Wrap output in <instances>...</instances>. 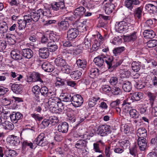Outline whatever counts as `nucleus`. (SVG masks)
I'll use <instances>...</instances> for the list:
<instances>
[{
	"label": "nucleus",
	"mask_w": 157,
	"mask_h": 157,
	"mask_svg": "<svg viewBox=\"0 0 157 157\" xmlns=\"http://www.w3.org/2000/svg\"><path fill=\"white\" fill-rule=\"evenodd\" d=\"M92 36L95 39L94 40V44H93L91 48L93 51L97 50L99 48L100 45L102 44L104 39L99 32Z\"/></svg>",
	"instance_id": "1"
},
{
	"label": "nucleus",
	"mask_w": 157,
	"mask_h": 157,
	"mask_svg": "<svg viewBox=\"0 0 157 157\" xmlns=\"http://www.w3.org/2000/svg\"><path fill=\"white\" fill-rule=\"evenodd\" d=\"M23 17V20L27 23L32 22H36L39 21L37 11L25 13Z\"/></svg>",
	"instance_id": "2"
},
{
	"label": "nucleus",
	"mask_w": 157,
	"mask_h": 157,
	"mask_svg": "<svg viewBox=\"0 0 157 157\" xmlns=\"http://www.w3.org/2000/svg\"><path fill=\"white\" fill-rule=\"evenodd\" d=\"M115 29L117 31L120 33H124L127 32L128 26L126 22L122 21L119 22H116Z\"/></svg>",
	"instance_id": "3"
},
{
	"label": "nucleus",
	"mask_w": 157,
	"mask_h": 157,
	"mask_svg": "<svg viewBox=\"0 0 157 157\" xmlns=\"http://www.w3.org/2000/svg\"><path fill=\"white\" fill-rule=\"evenodd\" d=\"M98 134L101 136L108 135L112 132V129L109 125L104 124L100 125L98 128Z\"/></svg>",
	"instance_id": "4"
},
{
	"label": "nucleus",
	"mask_w": 157,
	"mask_h": 157,
	"mask_svg": "<svg viewBox=\"0 0 157 157\" xmlns=\"http://www.w3.org/2000/svg\"><path fill=\"white\" fill-rule=\"evenodd\" d=\"M33 143L42 147L46 145L48 141L45 139V134L44 133H40L34 140Z\"/></svg>",
	"instance_id": "5"
},
{
	"label": "nucleus",
	"mask_w": 157,
	"mask_h": 157,
	"mask_svg": "<svg viewBox=\"0 0 157 157\" xmlns=\"http://www.w3.org/2000/svg\"><path fill=\"white\" fill-rule=\"evenodd\" d=\"M83 102V98L80 95L76 94L72 95L71 104L75 107H78L81 106Z\"/></svg>",
	"instance_id": "6"
},
{
	"label": "nucleus",
	"mask_w": 157,
	"mask_h": 157,
	"mask_svg": "<svg viewBox=\"0 0 157 157\" xmlns=\"http://www.w3.org/2000/svg\"><path fill=\"white\" fill-rule=\"evenodd\" d=\"M50 8L55 11L59 10H63L64 11H67V7L65 6L64 1H62L58 2H53L51 4Z\"/></svg>",
	"instance_id": "7"
},
{
	"label": "nucleus",
	"mask_w": 157,
	"mask_h": 157,
	"mask_svg": "<svg viewBox=\"0 0 157 157\" xmlns=\"http://www.w3.org/2000/svg\"><path fill=\"white\" fill-rule=\"evenodd\" d=\"M40 87L37 85L34 86L32 88V92L34 97L38 102L44 101V98H42L41 95L40 94Z\"/></svg>",
	"instance_id": "8"
},
{
	"label": "nucleus",
	"mask_w": 157,
	"mask_h": 157,
	"mask_svg": "<svg viewBox=\"0 0 157 157\" xmlns=\"http://www.w3.org/2000/svg\"><path fill=\"white\" fill-rule=\"evenodd\" d=\"M40 95H41L42 98H43L42 96L45 97H50L56 95V93L54 91L48 90V88L46 86L41 87L40 89Z\"/></svg>",
	"instance_id": "9"
},
{
	"label": "nucleus",
	"mask_w": 157,
	"mask_h": 157,
	"mask_svg": "<svg viewBox=\"0 0 157 157\" xmlns=\"http://www.w3.org/2000/svg\"><path fill=\"white\" fill-rule=\"evenodd\" d=\"M79 34V31L75 28L69 29L67 32V39L68 40H72L75 39Z\"/></svg>",
	"instance_id": "10"
},
{
	"label": "nucleus",
	"mask_w": 157,
	"mask_h": 157,
	"mask_svg": "<svg viewBox=\"0 0 157 157\" xmlns=\"http://www.w3.org/2000/svg\"><path fill=\"white\" fill-rule=\"evenodd\" d=\"M146 138H139L137 139V144L141 151H144L147 147V141Z\"/></svg>",
	"instance_id": "11"
},
{
	"label": "nucleus",
	"mask_w": 157,
	"mask_h": 157,
	"mask_svg": "<svg viewBox=\"0 0 157 157\" xmlns=\"http://www.w3.org/2000/svg\"><path fill=\"white\" fill-rule=\"evenodd\" d=\"M140 3L141 2L139 0H125L124 3L125 6L132 11L134 5H139Z\"/></svg>",
	"instance_id": "12"
},
{
	"label": "nucleus",
	"mask_w": 157,
	"mask_h": 157,
	"mask_svg": "<svg viewBox=\"0 0 157 157\" xmlns=\"http://www.w3.org/2000/svg\"><path fill=\"white\" fill-rule=\"evenodd\" d=\"M137 38V33L135 31L131 33L129 35L124 36V40L126 42H134Z\"/></svg>",
	"instance_id": "13"
},
{
	"label": "nucleus",
	"mask_w": 157,
	"mask_h": 157,
	"mask_svg": "<svg viewBox=\"0 0 157 157\" xmlns=\"http://www.w3.org/2000/svg\"><path fill=\"white\" fill-rule=\"evenodd\" d=\"M39 20L41 19L44 16L48 17L51 16L52 14L50 10L48 9L45 10L42 9H40L37 10Z\"/></svg>",
	"instance_id": "14"
},
{
	"label": "nucleus",
	"mask_w": 157,
	"mask_h": 157,
	"mask_svg": "<svg viewBox=\"0 0 157 157\" xmlns=\"http://www.w3.org/2000/svg\"><path fill=\"white\" fill-rule=\"evenodd\" d=\"M86 10L83 6H80L76 9L74 11V15L77 17V20L79 19L82 16L84 15Z\"/></svg>",
	"instance_id": "15"
},
{
	"label": "nucleus",
	"mask_w": 157,
	"mask_h": 157,
	"mask_svg": "<svg viewBox=\"0 0 157 157\" xmlns=\"http://www.w3.org/2000/svg\"><path fill=\"white\" fill-rule=\"evenodd\" d=\"M104 8L105 13L109 15L113 12L115 9V6L114 4L111 2H107L105 4Z\"/></svg>",
	"instance_id": "16"
},
{
	"label": "nucleus",
	"mask_w": 157,
	"mask_h": 157,
	"mask_svg": "<svg viewBox=\"0 0 157 157\" xmlns=\"http://www.w3.org/2000/svg\"><path fill=\"white\" fill-rule=\"evenodd\" d=\"M136 134L138 138L147 137V131L144 127H140L137 130Z\"/></svg>",
	"instance_id": "17"
},
{
	"label": "nucleus",
	"mask_w": 157,
	"mask_h": 157,
	"mask_svg": "<svg viewBox=\"0 0 157 157\" xmlns=\"http://www.w3.org/2000/svg\"><path fill=\"white\" fill-rule=\"evenodd\" d=\"M68 129V124L66 122L60 123L58 126V130L59 132L67 133Z\"/></svg>",
	"instance_id": "18"
},
{
	"label": "nucleus",
	"mask_w": 157,
	"mask_h": 157,
	"mask_svg": "<svg viewBox=\"0 0 157 157\" xmlns=\"http://www.w3.org/2000/svg\"><path fill=\"white\" fill-rule=\"evenodd\" d=\"M39 52L40 57L43 59H46L49 55V51L47 48H40Z\"/></svg>",
	"instance_id": "19"
},
{
	"label": "nucleus",
	"mask_w": 157,
	"mask_h": 157,
	"mask_svg": "<svg viewBox=\"0 0 157 157\" xmlns=\"http://www.w3.org/2000/svg\"><path fill=\"white\" fill-rule=\"evenodd\" d=\"M58 26L60 30L65 31L68 29L69 26V24L68 21L64 19L62 21L58 22Z\"/></svg>",
	"instance_id": "20"
},
{
	"label": "nucleus",
	"mask_w": 157,
	"mask_h": 157,
	"mask_svg": "<svg viewBox=\"0 0 157 157\" xmlns=\"http://www.w3.org/2000/svg\"><path fill=\"white\" fill-rule=\"evenodd\" d=\"M55 64L60 69L67 64L66 60L62 58L58 57L55 60Z\"/></svg>",
	"instance_id": "21"
},
{
	"label": "nucleus",
	"mask_w": 157,
	"mask_h": 157,
	"mask_svg": "<svg viewBox=\"0 0 157 157\" xmlns=\"http://www.w3.org/2000/svg\"><path fill=\"white\" fill-rule=\"evenodd\" d=\"M22 55L24 58L30 59L33 56V52L29 48H25L22 49Z\"/></svg>",
	"instance_id": "22"
},
{
	"label": "nucleus",
	"mask_w": 157,
	"mask_h": 157,
	"mask_svg": "<svg viewBox=\"0 0 157 157\" xmlns=\"http://www.w3.org/2000/svg\"><path fill=\"white\" fill-rule=\"evenodd\" d=\"M55 96L50 97L47 103H48L49 109L53 106H55L56 105L57 103L60 101L59 98Z\"/></svg>",
	"instance_id": "23"
},
{
	"label": "nucleus",
	"mask_w": 157,
	"mask_h": 157,
	"mask_svg": "<svg viewBox=\"0 0 157 157\" xmlns=\"http://www.w3.org/2000/svg\"><path fill=\"white\" fill-rule=\"evenodd\" d=\"M10 56L13 59L19 60L22 59V56L20 54L19 51L17 49L12 50L10 52Z\"/></svg>",
	"instance_id": "24"
},
{
	"label": "nucleus",
	"mask_w": 157,
	"mask_h": 157,
	"mask_svg": "<svg viewBox=\"0 0 157 157\" xmlns=\"http://www.w3.org/2000/svg\"><path fill=\"white\" fill-rule=\"evenodd\" d=\"M87 143V142L85 140H79L75 144V147L77 148L83 150L86 148Z\"/></svg>",
	"instance_id": "25"
},
{
	"label": "nucleus",
	"mask_w": 157,
	"mask_h": 157,
	"mask_svg": "<svg viewBox=\"0 0 157 157\" xmlns=\"http://www.w3.org/2000/svg\"><path fill=\"white\" fill-rule=\"evenodd\" d=\"M81 3L84 6L89 10L92 9L95 7V5L94 2L91 1H89L88 0H83L82 1Z\"/></svg>",
	"instance_id": "26"
},
{
	"label": "nucleus",
	"mask_w": 157,
	"mask_h": 157,
	"mask_svg": "<svg viewBox=\"0 0 157 157\" xmlns=\"http://www.w3.org/2000/svg\"><path fill=\"white\" fill-rule=\"evenodd\" d=\"M143 35L146 38L152 39L155 36V33L152 30L146 29L143 33Z\"/></svg>",
	"instance_id": "27"
},
{
	"label": "nucleus",
	"mask_w": 157,
	"mask_h": 157,
	"mask_svg": "<svg viewBox=\"0 0 157 157\" xmlns=\"http://www.w3.org/2000/svg\"><path fill=\"white\" fill-rule=\"evenodd\" d=\"M10 114V120L13 123H17V121L19 120L21 117L22 115L19 112H12Z\"/></svg>",
	"instance_id": "28"
},
{
	"label": "nucleus",
	"mask_w": 157,
	"mask_h": 157,
	"mask_svg": "<svg viewBox=\"0 0 157 157\" xmlns=\"http://www.w3.org/2000/svg\"><path fill=\"white\" fill-rule=\"evenodd\" d=\"M11 88L13 91L16 94H20L22 92L23 88L21 84H13Z\"/></svg>",
	"instance_id": "29"
},
{
	"label": "nucleus",
	"mask_w": 157,
	"mask_h": 157,
	"mask_svg": "<svg viewBox=\"0 0 157 157\" xmlns=\"http://www.w3.org/2000/svg\"><path fill=\"white\" fill-rule=\"evenodd\" d=\"M147 96L149 98V102L151 107L153 108L154 102L157 96L156 93H152L150 92H148L147 93Z\"/></svg>",
	"instance_id": "30"
},
{
	"label": "nucleus",
	"mask_w": 157,
	"mask_h": 157,
	"mask_svg": "<svg viewBox=\"0 0 157 157\" xmlns=\"http://www.w3.org/2000/svg\"><path fill=\"white\" fill-rule=\"evenodd\" d=\"M42 67L45 71L48 72H52L54 69L53 65L47 62H44L42 65Z\"/></svg>",
	"instance_id": "31"
},
{
	"label": "nucleus",
	"mask_w": 157,
	"mask_h": 157,
	"mask_svg": "<svg viewBox=\"0 0 157 157\" xmlns=\"http://www.w3.org/2000/svg\"><path fill=\"white\" fill-rule=\"evenodd\" d=\"M118 143L124 150L129 148L130 142L127 138L120 140Z\"/></svg>",
	"instance_id": "32"
},
{
	"label": "nucleus",
	"mask_w": 157,
	"mask_h": 157,
	"mask_svg": "<svg viewBox=\"0 0 157 157\" xmlns=\"http://www.w3.org/2000/svg\"><path fill=\"white\" fill-rule=\"evenodd\" d=\"M104 61L106 63L109 69L111 68L113 63V58L109 56L103 55Z\"/></svg>",
	"instance_id": "33"
},
{
	"label": "nucleus",
	"mask_w": 157,
	"mask_h": 157,
	"mask_svg": "<svg viewBox=\"0 0 157 157\" xmlns=\"http://www.w3.org/2000/svg\"><path fill=\"white\" fill-rule=\"evenodd\" d=\"M14 100L10 99V107L13 109L17 108V103L21 101H22V99L19 98L13 97Z\"/></svg>",
	"instance_id": "34"
},
{
	"label": "nucleus",
	"mask_w": 157,
	"mask_h": 157,
	"mask_svg": "<svg viewBox=\"0 0 157 157\" xmlns=\"http://www.w3.org/2000/svg\"><path fill=\"white\" fill-rule=\"evenodd\" d=\"M94 62L96 65L100 67H101L104 63L103 56H98L95 58Z\"/></svg>",
	"instance_id": "35"
},
{
	"label": "nucleus",
	"mask_w": 157,
	"mask_h": 157,
	"mask_svg": "<svg viewBox=\"0 0 157 157\" xmlns=\"http://www.w3.org/2000/svg\"><path fill=\"white\" fill-rule=\"evenodd\" d=\"M48 49L50 52H55L58 49V46L55 42L49 41L47 44Z\"/></svg>",
	"instance_id": "36"
},
{
	"label": "nucleus",
	"mask_w": 157,
	"mask_h": 157,
	"mask_svg": "<svg viewBox=\"0 0 157 157\" xmlns=\"http://www.w3.org/2000/svg\"><path fill=\"white\" fill-rule=\"evenodd\" d=\"M76 63L78 67L84 69L86 67L87 62L86 59H79L76 60Z\"/></svg>",
	"instance_id": "37"
},
{
	"label": "nucleus",
	"mask_w": 157,
	"mask_h": 157,
	"mask_svg": "<svg viewBox=\"0 0 157 157\" xmlns=\"http://www.w3.org/2000/svg\"><path fill=\"white\" fill-rule=\"evenodd\" d=\"M143 98V94L140 92H136L132 94L131 98L133 101H139Z\"/></svg>",
	"instance_id": "38"
},
{
	"label": "nucleus",
	"mask_w": 157,
	"mask_h": 157,
	"mask_svg": "<svg viewBox=\"0 0 157 157\" xmlns=\"http://www.w3.org/2000/svg\"><path fill=\"white\" fill-rule=\"evenodd\" d=\"M122 88L126 92H130L132 89L131 83L129 81L124 82L123 83Z\"/></svg>",
	"instance_id": "39"
},
{
	"label": "nucleus",
	"mask_w": 157,
	"mask_h": 157,
	"mask_svg": "<svg viewBox=\"0 0 157 157\" xmlns=\"http://www.w3.org/2000/svg\"><path fill=\"white\" fill-rule=\"evenodd\" d=\"M10 105V103L5 105L2 113L3 114L2 115L4 119L6 120L8 119L10 117V112L9 111H7V108L8 107V106H9Z\"/></svg>",
	"instance_id": "40"
},
{
	"label": "nucleus",
	"mask_w": 157,
	"mask_h": 157,
	"mask_svg": "<svg viewBox=\"0 0 157 157\" xmlns=\"http://www.w3.org/2000/svg\"><path fill=\"white\" fill-rule=\"evenodd\" d=\"M20 143V140L17 136L14 135H10V145L16 146Z\"/></svg>",
	"instance_id": "41"
},
{
	"label": "nucleus",
	"mask_w": 157,
	"mask_h": 157,
	"mask_svg": "<svg viewBox=\"0 0 157 157\" xmlns=\"http://www.w3.org/2000/svg\"><path fill=\"white\" fill-rule=\"evenodd\" d=\"M113 148L114 152L117 154H121L124 151V149L121 147L118 143L116 144V145H114L113 146Z\"/></svg>",
	"instance_id": "42"
},
{
	"label": "nucleus",
	"mask_w": 157,
	"mask_h": 157,
	"mask_svg": "<svg viewBox=\"0 0 157 157\" xmlns=\"http://www.w3.org/2000/svg\"><path fill=\"white\" fill-rule=\"evenodd\" d=\"M145 8L150 13H154L156 10L157 8L156 6L152 4H148L145 6Z\"/></svg>",
	"instance_id": "43"
},
{
	"label": "nucleus",
	"mask_w": 157,
	"mask_h": 157,
	"mask_svg": "<svg viewBox=\"0 0 157 157\" xmlns=\"http://www.w3.org/2000/svg\"><path fill=\"white\" fill-rule=\"evenodd\" d=\"M157 65V63L154 60H152L149 63H146L145 64H144L143 69L149 68L152 69V68Z\"/></svg>",
	"instance_id": "44"
},
{
	"label": "nucleus",
	"mask_w": 157,
	"mask_h": 157,
	"mask_svg": "<svg viewBox=\"0 0 157 157\" xmlns=\"http://www.w3.org/2000/svg\"><path fill=\"white\" fill-rule=\"evenodd\" d=\"M111 93L113 95H119L122 94V90L118 86H114L111 88Z\"/></svg>",
	"instance_id": "45"
},
{
	"label": "nucleus",
	"mask_w": 157,
	"mask_h": 157,
	"mask_svg": "<svg viewBox=\"0 0 157 157\" xmlns=\"http://www.w3.org/2000/svg\"><path fill=\"white\" fill-rule=\"evenodd\" d=\"M143 9V7L142 6L136 8L135 10L134 11L135 17H137L139 19L140 18L142 14Z\"/></svg>",
	"instance_id": "46"
},
{
	"label": "nucleus",
	"mask_w": 157,
	"mask_h": 157,
	"mask_svg": "<svg viewBox=\"0 0 157 157\" xmlns=\"http://www.w3.org/2000/svg\"><path fill=\"white\" fill-rule=\"evenodd\" d=\"M82 74L78 71H75L72 72L71 74V78L74 79H78L81 77Z\"/></svg>",
	"instance_id": "47"
},
{
	"label": "nucleus",
	"mask_w": 157,
	"mask_h": 157,
	"mask_svg": "<svg viewBox=\"0 0 157 157\" xmlns=\"http://www.w3.org/2000/svg\"><path fill=\"white\" fill-rule=\"evenodd\" d=\"M7 24L5 21L0 22V31L1 33H3L6 32L8 30Z\"/></svg>",
	"instance_id": "48"
},
{
	"label": "nucleus",
	"mask_w": 157,
	"mask_h": 157,
	"mask_svg": "<svg viewBox=\"0 0 157 157\" xmlns=\"http://www.w3.org/2000/svg\"><path fill=\"white\" fill-rule=\"evenodd\" d=\"M125 48L123 46L115 48L113 49V52L115 56H117L121 54L125 50Z\"/></svg>",
	"instance_id": "49"
},
{
	"label": "nucleus",
	"mask_w": 157,
	"mask_h": 157,
	"mask_svg": "<svg viewBox=\"0 0 157 157\" xmlns=\"http://www.w3.org/2000/svg\"><path fill=\"white\" fill-rule=\"evenodd\" d=\"M10 75L13 78V80L15 81H20L21 79L23 78V76L20 74H18L15 72H11Z\"/></svg>",
	"instance_id": "50"
},
{
	"label": "nucleus",
	"mask_w": 157,
	"mask_h": 157,
	"mask_svg": "<svg viewBox=\"0 0 157 157\" xmlns=\"http://www.w3.org/2000/svg\"><path fill=\"white\" fill-rule=\"evenodd\" d=\"M129 114L131 117L134 119H137L139 117V114L135 109H132L129 110Z\"/></svg>",
	"instance_id": "51"
},
{
	"label": "nucleus",
	"mask_w": 157,
	"mask_h": 157,
	"mask_svg": "<svg viewBox=\"0 0 157 157\" xmlns=\"http://www.w3.org/2000/svg\"><path fill=\"white\" fill-rule=\"evenodd\" d=\"M140 62H133L132 64V69L135 72H138L140 70Z\"/></svg>",
	"instance_id": "52"
},
{
	"label": "nucleus",
	"mask_w": 157,
	"mask_h": 157,
	"mask_svg": "<svg viewBox=\"0 0 157 157\" xmlns=\"http://www.w3.org/2000/svg\"><path fill=\"white\" fill-rule=\"evenodd\" d=\"M147 46L149 48H152L157 46V40H151L147 43Z\"/></svg>",
	"instance_id": "53"
},
{
	"label": "nucleus",
	"mask_w": 157,
	"mask_h": 157,
	"mask_svg": "<svg viewBox=\"0 0 157 157\" xmlns=\"http://www.w3.org/2000/svg\"><path fill=\"white\" fill-rule=\"evenodd\" d=\"M27 23L24 20L20 19L18 20L17 23L19 25L18 28L19 30H21L24 29L25 28Z\"/></svg>",
	"instance_id": "54"
},
{
	"label": "nucleus",
	"mask_w": 157,
	"mask_h": 157,
	"mask_svg": "<svg viewBox=\"0 0 157 157\" xmlns=\"http://www.w3.org/2000/svg\"><path fill=\"white\" fill-rule=\"evenodd\" d=\"M90 75H91L92 77L95 78V76H98L99 74L98 69L96 68H92L90 70Z\"/></svg>",
	"instance_id": "55"
},
{
	"label": "nucleus",
	"mask_w": 157,
	"mask_h": 157,
	"mask_svg": "<svg viewBox=\"0 0 157 157\" xmlns=\"http://www.w3.org/2000/svg\"><path fill=\"white\" fill-rule=\"evenodd\" d=\"M72 95H73L71 94H64V95L62 96L63 98L62 99L64 101L66 102H71V103Z\"/></svg>",
	"instance_id": "56"
},
{
	"label": "nucleus",
	"mask_w": 157,
	"mask_h": 157,
	"mask_svg": "<svg viewBox=\"0 0 157 157\" xmlns=\"http://www.w3.org/2000/svg\"><path fill=\"white\" fill-rule=\"evenodd\" d=\"M91 44L90 40L88 39L85 38L84 40L83 43L82 44V48L83 49H86L90 47Z\"/></svg>",
	"instance_id": "57"
},
{
	"label": "nucleus",
	"mask_w": 157,
	"mask_h": 157,
	"mask_svg": "<svg viewBox=\"0 0 157 157\" xmlns=\"http://www.w3.org/2000/svg\"><path fill=\"white\" fill-rule=\"evenodd\" d=\"M49 38L50 40L52 42H57L59 39V37L58 36L56 35L53 33H51L49 35Z\"/></svg>",
	"instance_id": "58"
},
{
	"label": "nucleus",
	"mask_w": 157,
	"mask_h": 157,
	"mask_svg": "<svg viewBox=\"0 0 157 157\" xmlns=\"http://www.w3.org/2000/svg\"><path fill=\"white\" fill-rule=\"evenodd\" d=\"M121 77L128 78L130 75V72L128 70H121L120 71Z\"/></svg>",
	"instance_id": "59"
},
{
	"label": "nucleus",
	"mask_w": 157,
	"mask_h": 157,
	"mask_svg": "<svg viewBox=\"0 0 157 157\" xmlns=\"http://www.w3.org/2000/svg\"><path fill=\"white\" fill-rule=\"evenodd\" d=\"M68 119L72 123L77 121L76 116L71 112L68 113L67 114Z\"/></svg>",
	"instance_id": "60"
},
{
	"label": "nucleus",
	"mask_w": 157,
	"mask_h": 157,
	"mask_svg": "<svg viewBox=\"0 0 157 157\" xmlns=\"http://www.w3.org/2000/svg\"><path fill=\"white\" fill-rule=\"evenodd\" d=\"M75 25V27H76L75 29H77L79 31H82L83 29V28H85L83 24L79 21L76 22Z\"/></svg>",
	"instance_id": "61"
},
{
	"label": "nucleus",
	"mask_w": 157,
	"mask_h": 157,
	"mask_svg": "<svg viewBox=\"0 0 157 157\" xmlns=\"http://www.w3.org/2000/svg\"><path fill=\"white\" fill-rule=\"evenodd\" d=\"M50 123V121L49 119H45L42 121L40 125L42 127V128H44L48 127Z\"/></svg>",
	"instance_id": "62"
},
{
	"label": "nucleus",
	"mask_w": 157,
	"mask_h": 157,
	"mask_svg": "<svg viewBox=\"0 0 157 157\" xmlns=\"http://www.w3.org/2000/svg\"><path fill=\"white\" fill-rule=\"evenodd\" d=\"M111 154V152L110 150V147L106 146L104 154L105 157H110Z\"/></svg>",
	"instance_id": "63"
},
{
	"label": "nucleus",
	"mask_w": 157,
	"mask_h": 157,
	"mask_svg": "<svg viewBox=\"0 0 157 157\" xmlns=\"http://www.w3.org/2000/svg\"><path fill=\"white\" fill-rule=\"evenodd\" d=\"M70 67V66L67 64L65 65V66H64L60 69L63 73L69 74L71 72V70L69 68Z\"/></svg>",
	"instance_id": "64"
}]
</instances>
